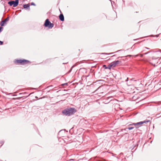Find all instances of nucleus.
<instances>
[{
	"instance_id": "1",
	"label": "nucleus",
	"mask_w": 161,
	"mask_h": 161,
	"mask_svg": "<svg viewBox=\"0 0 161 161\" xmlns=\"http://www.w3.org/2000/svg\"><path fill=\"white\" fill-rule=\"evenodd\" d=\"M76 112L74 108H69L63 111L62 113L66 115L70 116L74 114Z\"/></svg>"
},
{
	"instance_id": "2",
	"label": "nucleus",
	"mask_w": 161,
	"mask_h": 161,
	"mask_svg": "<svg viewBox=\"0 0 161 161\" xmlns=\"http://www.w3.org/2000/svg\"><path fill=\"white\" fill-rule=\"evenodd\" d=\"M10 6H13L14 7H16L19 3V0H15V1H10L8 3Z\"/></svg>"
},
{
	"instance_id": "3",
	"label": "nucleus",
	"mask_w": 161,
	"mask_h": 161,
	"mask_svg": "<svg viewBox=\"0 0 161 161\" xmlns=\"http://www.w3.org/2000/svg\"><path fill=\"white\" fill-rule=\"evenodd\" d=\"M44 25L46 27L48 26L49 28H52L53 26V24L51 23L48 19L46 20Z\"/></svg>"
},
{
	"instance_id": "4",
	"label": "nucleus",
	"mask_w": 161,
	"mask_h": 161,
	"mask_svg": "<svg viewBox=\"0 0 161 161\" xmlns=\"http://www.w3.org/2000/svg\"><path fill=\"white\" fill-rule=\"evenodd\" d=\"M15 63H20V64H26L27 63L29 62V61L28 60H15Z\"/></svg>"
},
{
	"instance_id": "5",
	"label": "nucleus",
	"mask_w": 161,
	"mask_h": 161,
	"mask_svg": "<svg viewBox=\"0 0 161 161\" xmlns=\"http://www.w3.org/2000/svg\"><path fill=\"white\" fill-rule=\"evenodd\" d=\"M149 121H150L149 120H144V121H141V122H138L137 123H134L132 124L131 125H133L135 126H137L138 125H141L144 123H147Z\"/></svg>"
},
{
	"instance_id": "6",
	"label": "nucleus",
	"mask_w": 161,
	"mask_h": 161,
	"mask_svg": "<svg viewBox=\"0 0 161 161\" xmlns=\"http://www.w3.org/2000/svg\"><path fill=\"white\" fill-rule=\"evenodd\" d=\"M120 63V62L119 60H117V61H114L110 63L111 66H112V67H114L117 64H119Z\"/></svg>"
},
{
	"instance_id": "7",
	"label": "nucleus",
	"mask_w": 161,
	"mask_h": 161,
	"mask_svg": "<svg viewBox=\"0 0 161 161\" xmlns=\"http://www.w3.org/2000/svg\"><path fill=\"white\" fill-rule=\"evenodd\" d=\"M8 18H7L4 20L2 21L0 23V25L1 26H3L5 24H6V22L8 20Z\"/></svg>"
},
{
	"instance_id": "8",
	"label": "nucleus",
	"mask_w": 161,
	"mask_h": 161,
	"mask_svg": "<svg viewBox=\"0 0 161 161\" xmlns=\"http://www.w3.org/2000/svg\"><path fill=\"white\" fill-rule=\"evenodd\" d=\"M59 19L61 21H64V18L63 15L62 14H61L59 16Z\"/></svg>"
},
{
	"instance_id": "9",
	"label": "nucleus",
	"mask_w": 161,
	"mask_h": 161,
	"mask_svg": "<svg viewBox=\"0 0 161 161\" xmlns=\"http://www.w3.org/2000/svg\"><path fill=\"white\" fill-rule=\"evenodd\" d=\"M30 6L29 4H28L24 5L23 7L24 8L30 9Z\"/></svg>"
},
{
	"instance_id": "10",
	"label": "nucleus",
	"mask_w": 161,
	"mask_h": 161,
	"mask_svg": "<svg viewBox=\"0 0 161 161\" xmlns=\"http://www.w3.org/2000/svg\"><path fill=\"white\" fill-rule=\"evenodd\" d=\"M112 67V66H111V64H109L108 67H105V69H111V68Z\"/></svg>"
},
{
	"instance_id": "11",
	"label": "nucleus",
	"mask_w": 161,
	"mask_h": 161,
	"mask_svg": "<svg viewBox=\"0 0 161 161\" xmlns=\"http://www.w3.org/2000/svg\"><path fill=\"white\" fill-rule=\"evenodd\" d=\"M133 128H134V127H130L128 128V129L129 130H132V129H133Z\"/></svg>"
},
{
	"instance_id": "12",
	"label": "nucleus",
	"mask_w": 161,
	"mask_h": 161,
	"mask_svg": "<svg viewBox=\"0 0 161 161\" xmlns=\"http://www.w3.org/2000/svg\"><path fill=\"white\" fill-rule=\"evenodd\" d=\"M31 5H34V6H35L36 5L35 4V3H33V2L31 3Z\"/></svg>"
},
{
	"instance_id": "13",
	"label": "nucleus",
	"mask_w": 161,
	"mask_h": 161,
	"mask_svg": "<svg viewBox=\"0 0 161 161\" xmlns=\"http://www.w3.org/2000/svg\"><path fill=\"white\" fill-rule=\"evenodd\" d=\"M3 43V42L0 41V45H2Z\"/></svg>"
},
{
	"instance_id": "14",
	"label": "nucleus",
	"mask_w": 161,
	"mask_h": 161,
	"mask_svg": "<svg viewBox=\"0 0 161 161\" xmlns=\"http://www.w3.org/2000/svg\"><path fill=\"white\" fill-rule=\"evenodd\" d=\"M2 27H0V32L2 31Z\"/></svg>"
},
{
	"instance_id": "15",
	"label": "nucleus",
	"mask_w": 161,
	"mask_h": 161,
	"mask_svg": "<svg viewBox=\"0 0 161 161\" xmlns=\"http://www.w3.org/2000/svg\"><path fill=\"white\" fill-rule=\"evenodd\" d=\"M103 66V68H105V67H107L105 65H104Z\"/></svg>"
},
{
	"instance_id": "16",
	"label": "nucleus",
	"mask_w": 161,
	"mask_h": 161,
	"mask_svg": "<svg viewBox=\"0 0 161 161\" xmlns=\"http://www.w3.org/2000/svg\"><path fill=\"white\" fill-rule=\"evenodd\" d=\"M152 65H153L154 66H155V64H153V63H152Z\"/></svg>"
},
{
	"instance_id": "17",
	"label": "nucleus",
	"mask_w": 161,
	"mask_h": 161,
	"mask_svg": "<svg viewBox=\"0 0 161 161\" xmlns=\"http://www.w3.org/2000/svg\"><path fill=\"white\" fill-rule=\"evenodd\" d=\"M120 50H119V51H117V52H118L119 51H120Z\"/></svg>"
},
{
	"instance_id": "18",
	"label": "nucleus",
	"mask_w": 161,
	"mask_h": 161,
	"mask_svg": "<svg viewBox=\"0 0 161 161\" xmlns=\"http://www.w3.org/2000/svg\"><path fill=\"white\" fill-rule=\"evenodd\" d=\"M151 139V137H150V138H149V139Z\"/></svg>"
}]
</instances>
